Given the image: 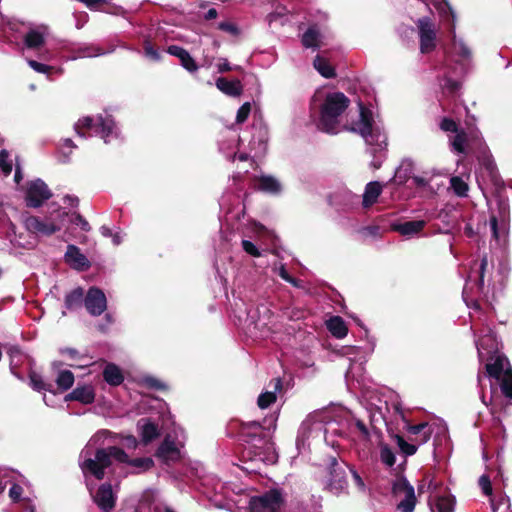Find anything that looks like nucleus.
I'll use <instances>...</instances> for the list:
<instances>
[{"label": "nucleus", "instance_id": "obj_19", "mask_svg": "<svg viewBox=\"0 0 512 512\" xmlns=\"http://www.w3.org/2000/svg\"><path fill=\"white\" fill-rule=\"evenodd\" d=\"M329 473L330 478L327 483L328 489L335 494L343 491L347 485L345 471L336 459L332 460Z\"/></svg>", "mask_w": 512, "mask_h": 512}, {"label": "nucleus", "instance_id": "obj_3", "mask_svg": "<svg viewBox=\"0 0 512 512\" xmlns=\"http://www.w3.org/2000/svg\"><path fill=\"white\" fill-rule=\"evenodd\" d=\"M349 104V98L342 92L327 93L320 107L319 129L330 134L339 133L340 117Z\"/></svg>", "mask_w": 512, "mask_h": 512}, {"label": "nucleus", "instance_id": "obj_18", "mask_svg": "<svg viewBox=\"0 0 512 512\" xmlns=\"http://www.w3.org/2000/svg\"><path fill=\"white\" fill-rule=\"evenodd\" d=\"M65 262L73 269L78 271H85L90 268L91 264L88 258L81 252V250L73 244L67 246L64 255Z\"/></svg>", "mask_w": 512, "mask_h": 512}, {"label": "nucleus", "instance_id": "obj_46", "mask_svg": "<svg viewBox=\"0 0 512 512\" xmlns=\"http://www.w3.org/2000/svg\"><path fill=\"white\" fill-rule=\"evenodd\" d=\"M70 221H71V223L75 224L76 226H79L80 229L85 232H88L91 229L88 221L78 213L72 214Z\"/></svg>", "mask_w": 512, "mask_h": 512}, {"label": "nucleus", "instance_id": "obj_54", "mask_svg": "<svg viewBox=\"0 0 512 512\" xmlns=\"http://www.w3.org/2000/svg\"><path fill=\"white\" fill-rule=\"evenodd\" d=\"M479 485L485 495H491L492 486L488 476L482 475L479 479Z\"/></svg>", "mask_w": 512, "mask_h": 512}, {"label": "nucleus", "instance_id": "obj_11", "mask_svg": "<svg viewBox=\"0 0 512 512\" xmlns=\"http://www.w3.org/2000/svg\"><path fill=\"white\" fill-rule=\"evenodd\" d=\"M393 493L398 500L400 512H413L416 505L414 487L405 478L397 479L393 484Z\"/></svg>", "mask_w": 512, "mask_h": 512}, {"label": "nucleus", "instance_id": "obj_14", "mask_svg": "<svg viewBox=\"0 0 512 512\" xmlns=\"http://www.w3.org/2000/svg\"><path fill=\"white\" fill-rule=\"evenodd\" d=\"M250 428H255L258 430L260 428V424L258 422H251L245 424L242 430L243 435L251 436V442L257 441L261 444L260 446H257L256 444L254 445L257 449V451H255V456L259 457V459L263 461L275 462L277 457L273 448V444L268 440L258 437L256 433H246L245 431Z\"/></svg>", "mask_w": 512, "mask_h": 512}, {"label": "nucleus", "instance_id": "obj_15", "mask_svg": "<svg viewBox=\"0 0 512 512\" xmlns=\"http://www.w3.org/2000/svg\"><path fill=\"white\" fill-rule=\"evenodd\" d=\"M51 196L48 186L41 179H36L28 184L25 201L28 207L38 208Z\"/></svg>", "mask_w": 512, "mask_h": 512}, {"label": "nucleus", "instance_id": "obj_63", "mask_svg": "<svg viewBox=\"0 0 512 512\" xmlns=\"http://www.w3.org/2000/svg\"><path fill=\"white\" fill-rule=\"evenodd\" d=\"M486 340L490 341V340H492V337H490V336L487 338L482 337L476 341V347H477L479 356H481V350L485 348Z\"/></svg>", "mask_w": 512, "mask_h": 512}, {"label": "nucleus", "instance_id": "obj_9", "mask_svg": "<svg viewBox=\"0 0 512 512\" xmlns=\"http://www.w3.org/2000/svg\"><path fill=\"white\" fill-rule=\"evenodd\" d=\"M67 215L64 210L59 209L55 219L51 217L41 219L36 216H29L25 220V227L29 232L50 236L61 229L63 219Z\"/></svg>", "mask_w": 512, "mask_h": 512}, {"label": "nucleus", "instance_id": "obj_20", "mask_svg": "<svg viewBox=\"0 0 512 512\" xmlns=\"http://www.w3.org/2000/svg\"><path fill=\"white\" fill-rule=\"evenodd\" d=\"M49 35V27L45 24H40L29 28L24 37V43L27 48L37 49L41 47L45 38Z\"/></svg>", "mask_w": 512, "mask_h": 512}, {"label": "nucleus", "instance_id": "obj_37", "mask_svg": "<svg viewBox=\"0 0 512 512\" xmlns=\"http://www.w3.org/2000/svg\"><path fill=\"white\" fill-rule=\"evenodd\" d=\"M84 291L82 288H76L65 297V306L67 309L72 310L81 306L84 301Z\"/></svg>", "mask_w": 512, "mask_h": 512}, {"label": "nucleus", "instance_id": "obj_56", "mask_svg": "<svg viewBox=\"0 0 512 512\" xmlns=\"http://www.w3.org/2000/svg\"><path fill=\"white\" fill-rule=\"evenodd\" d=\"M425 481H428L426 491L433 492L437 488V483L433 481V479L426 477L424 481L418 486L419 493L425 492Z\"/></svg>", "mask_w": 512, "mask_h": 512}, {"label": "nucleus", "instance_id": "obj_8", "mask_svg": "<svg viewBox=\"0 0 512 512\" xmlns=\"http://www.w3.org/2000/svg\"><path fill=\"white\" fill-rule=\"evenodd\" d=\"M186 436L182 428L178 427L165 436L157 450V456L165 463L175 462L182 458V449L185 445Z\"/></svg>", "mask_w": 512, "mask_h": 512}, {"label": "nucleus", "instance_id": "obj_55", "mask_svg": "<svg viewBox=\"0 0 512 512\" xmlns=\"http://www.w3.org/2000/svg\"><path fill=\"white\" fill-rule=\"evenodd\" d=\"M144 383L148 387L154 388V389H158V390H162V389L166 388V385L163 382H161L159 379L154 378V377H146V378H144Z\"/></svg>", "mask_w": 512, "mask_h": 512}, {"label": "nucleus", "instance_id": "obj_4", "mask_svg": "<svg viewBox=\"0 0 512 512\" xmlns=\"http://www.w3.org/2000/svg\"><path fill=\"white\" fill-rule=\"evenodd\" d=\"M359 120L350 128L359 133L365 143L370 147V152L375 154L385 149L387 137L382 128L376 123L373 112L359 103Z\"/></svg>", "mask_w": 512, "mask_h": 512}, {"label": "nucleus", "instance_id": "obj_25", "mask_svg": "<svg viewBox=\"0 0 512 512\" xmlns=\"http://www.w3.org/2000/svg\"><path fill=\"white\" fill-rule=\"evenodd\" d=\"M167 52L170 55H173V56L179 58L181 65L187 71H189V72L197 71L198 65L196 64L195 60L191 57L189 52L187 50H185L184 48L177 46V45H171L168 47Z\"/></svg>", "mask_w": 512, "mask_h": 512}, {"label": "nucleus", "instance_id": "obj_21", "mask_svg": "<svg viewBox=\"0 0 512 512\" xmlns=\"http://www.w3.org/2000/svg\"><path fill=\"white\" fill-rule=\"evenodd\" d=\"M93 498L103 512H110L115 506V495L108 483L101 485Z\"/></svg>", "mask_w": 512, "mask_h": 512}, {"label": "nucleus", "instance_id": "obj_33", "mask_svg": "<svg viewBox=\"0 0 512 512\" xmlns=\"http://www.w3.org/2000/svg\"><path fill=\"white\" fill-rule=\"evenodd\" d=\"M257 189L270 194H277L281 191V184L280 182L268 175L261 176L257 181Z\"/></svg>", "mask_w": 512, "mask_h": 512}, {"label": "nucleus", "instance_id": "obj_47", "mask_svg": "<svg viewBox=\"0 0 512 512\" xmlns=\"http://www.w3.org/2000/svg\"><path fill=\"white\" fill-rule=\"evenodd\" d=\"M250 111H251L250 102H245L237 111L236 122L239 124L245 122L250 114Z\"/></svg>", "mask_w": 512, "mask_h": 512}, {"label": "nucleus", "instance_id": "obj_48", "mask_svg": "<svg viewBox=\"0 0 512 512\" xmlns=\"http://www.w3.org/2000/svg\"><path fill=\"white\" fill-rule=\"evenodd\" d=\"M27 63L34 71L38 73L48 74L53 69L52 66L37 62L35 60H28Z\"/></svg>", "mask_w": 512, "mask_h": 512}, {"label": "nucleus", "instance_id": "obj_45", "mask_svg": "<svg viewBox=\"0 0 512 512\" xmlns=\"http://www.w3.org/2000/svg\"><path fill=\"white\" fill-rule=\"evenodd\" d=\"M218 28L232 36H238L240 34V29L238 26L230 21H223L218 24Z\"/></svg>", "mask_w": 512, "mask_h": 512}, {"label": "nucleus", "instance_id": "obj_49", "mask_svg": "<svg viewBox=\"0 0 512 512\" xmlns=\"http://www.w3.org/2000/svg\"><path fill=\"white\" fill-rule=\"evenodd\" d=\"M354 426V432L357 433L362 440L366 441L369 439V430L361 420H356Z\"/></svg>", "mask_w": 512, "mask_h": 512}, {"label": "nucleus", "instance_id": "obj_53", "mask_svg": "<svg viewBox=\"0 0 512 512\" xmlns=\"http://www.w3.org/2000/svg\"><path fill=\"white\" fill-rule=\"evenodd\" d=\"M440 128L446 132H457V124L455 121L449 118L442 119Z\"/></svg>", "mask_w": 512, "mask_h": 512}, {"label": "nucleus", "instance_id": "obj_24", "mask_svg": "<svg viewBox=\"0 0 512 512\" xmlns=\"http://www.w3.org/2000/svg\"><path fill=\"white\" fill-rule=\"evenodd\" d=\"M216 87L225 95L230 97H239L243 93V85L240 80H229L224 77H219L216 80Z\"/></svg>", "mask_w": 512, "mask_h": 512}, {"label": "nucleus", "instance_id": "obj_40", "mask_svg": "<svg viewBox=\"0 0 512 512\" xmlns=\"http://www.w3.org/2000/svg\"><path fill=\"white\" fill-rule=\"evenodd\" d=\"M467 137L464 132L457 133L452 141L453 149L458 153L466 152Z\"/></svg>", "mask_w": 512, "mask_h": 512}, {"label": "nucleus", "instance_id": "obj_34", "mask_svg": "<svg viewBox=\"0 0 512 512\" xmlns=\"http://www.w3.org/2000/svg\"><path fill=\"white\" fill-rule=\"evenodd\" d=\"M327 328L330 333L338 339L344 338L348 333V328L344 320L339 316L331 317L327 321Z\"/></svg>", "mask_w": 512, "mask_h": 512}, {"label": "nucleus", "instance_id": "obj_50", "mask_svg": "<svg viewBox=\"0 0 512 512\" xmlns=\"http://www.w3.org/2000/svg\"><path fill=\"white\" fill-rule=\"evenodd\" d=\"M242 248L247 254H249L253 257L261 256V253H260L259 249L257 248V246L249 240L242 241Z\"/></svg>", "mask_w": 512, "mask_h": 512}, {"label": "nucleus", "instance_id": "obj_38", "mask_svg": "<svg viewBox=\"0 0 512 512\" xmlns=\"http://www.w3.org/2000/svg\"><path fill=\"white\" fill-rule=\"evenodd\" d=\"M74 375L70 370L59 371L56 377V384L61 391H67L73 386Z\"/></svg>", "mask_w": 512, "mask_h": 512}, {"label": "nucleus", "instance_id": "obj_16", "mask_svg": "<svg viewBox=\"0 0 512 512\" xmlns=\"http://www.w3.org/2000/svg\"><path fill=\"white\" fill-rule=\"evenodd\" d=\"M84 304L87 311L92 316H99L107 308V299L101 289L97 287H91L84 299Z\"/></svg>", "mask_w": 512, "mask_h": 512}, {"label": "nucleus", "instance_id": "obj_5", "mask_svg": "<svg viewBox=\"0 0 512 512\" xmlns=\"http://www.w3.org/2000/svg\"><path fill=\"white\" fill-rule=\"evenodd\" d=\"M80 137L85 136V130L100 134L105 143L118 139L119 131L110 115H98L96 118L84 117L74 126Z\"/></svg>", "mask_w": 512, "mask_h": 512}, {"label": "nucleus", "instance_id": "obj_41", "mask_svg": "<svg viewBox=\"0 0 512 512\" xmlns=\"http://www.w3.org/2000/svg\"><path fill=\"white\" fill-rule=\"evenodd\" d=\"M396 442L400 450L407 456H411L416 453L417 446L406 442L401 436H395Z\"/></svg>", "mask_w": 512, "mask_h": 512}, {"label": "nucleus", "instance_id": "obj_35", "mask_svg": "<svg viewBox=\"0 0 512 512\" xmlns=\"http://www.w3.org/2000/svg\"><path fill=\"white\" fill-rule=\"evenodd\" d=\"M468 178L469 176H466V179L463 176H452L450 178V188L458 197H466L468 195Z\"/></svg>", "mask_w": 512, "mask_h": 512}, {"label": "nucleus", "instance_id": "obj_12", "mask_svg": "<svg viewBox=\"0 0 512 512\" xmlns=\"http://www.w3.org/2000/svg\"><path fill=\"white\" fill-rule=\"evenodd\" d=\"M420 38V52L428 54L436 48V30L429 17L419 18L416 22Z\"/></svg>", "mask_w": 512, "mask_h": 512}, {"label": "nucleus", "instance_id": "obj_28", "mask_svg": "<svg viewBox=\"0 0 512 512\" xmlns=\"http://www.w3.org/2000/svg\"><path fill=\"white\" fill-rule=\"evenodd\" d=\"M455 500L451 495L439 496L429 499V505L432 512H453Z\"/></svg>", "mask_w": 512, "mask_h": 512}, {"label": "nucleus", "instance_id": "obj_6", "mask_svg": "<svg viewBox=\"0 0 512 512\" xmlns=\"http://www.w3.org/2000/svg\"><path fill=\"white\" fill-rule=\"evenodd\" d=\"M489 226L497 245L505 246L509 232V205L506 201L497 202V212L490 208Z\"/></svg>", "mask_w": 512, "mask_h": 512}, {"label": "nucleus", "instance_id": "obj_64", "mask_svg": "<svg viewBox=\"0 0 512 512\" xmlns=\"http://www.w3.org/2000/svg\"><path fill=\"white\" fill-rule=\"evenodd\" d=\"M283 10H285V8H283ZM284 14H285L284 11L270 13L267 16V20H268L269 24H271L272 22L276 21L279 16H283Z\"/></svg>", "mask_w": 512, "mask_h": 512}, {"label": "nucleus", "instance_id": "obj_43", "mask_svg": "<svg viewBox=\"0 0 512 512\" xmlns=\"http://www.w3.org/2000/svg\"><path fill=\"white\" fill-rule=\"evenodd\" d=\"M381 461L389 467L395 464V455L393 451L386 445L381 447L380 450Z\"/></svg>", "mask_w": 512, "mask_h": 512}, {"label": "nucleus", "instance_id": "obj_39", "mask_svg": "<svg viewBox=\"0 0 512 512\" xmlns=\"http://www.w3.org/2000/svg\"><path fill=\"white\" fill-rule=\"evenodd\" d=\"M427 427H428L427 423H420L417 425H409L407 427V431L412 435L421 434L420 439L418 440V443L423 444V443H426L431 436V432L425 430Z\"/></svg>", "mask_w": 512, "mask_h": 512}, {"label": "nucleus", "instance_id": "obj_59", "mask_svg": "<svg viewBox=\"0 0 512 512\" xmlns=\"http://www.w3.org/2000/svg\"><path fill=\"white\" fill-rule=\"evenodd\" d=\"M443 87L450 92H455L459 89L460 83L457 80H453L450 77H445Z\"/></svg>", "mask_w": 512, "mask_h": 512}, {"label": "nucleus", "instance_id": "obj_17", "mask_svg": "<svg viewBox=\"0 0 512 512\" xmlns=\"http://www.w3.org/2000/svg\"><path fill=\"white\" fill-rule=\"evenodd\" d=\"M445 7L452 19V25H451L450 32L452 34L453 52H454V54L459 56L463 61H470L472 58L471 49L467 46V44L465 43V41L463 39L456 37V33H455L456 14H455L454 10L452 9V7L448 3H445Z\"/></svg>", "mask_w": 512, "mask_h": 512}, {"label": "nucleus", "instance_id": "obj_13", "mask_svg": "<svg viewBox=\"0 0 512 512\" xmlns=\"http://www.w3.org/2000/svg\"><path fill=\"white\" fill-rule=\"evenodd\" d=\"M487 266V258L483 257L480 262L474 261L470 271L467 275L466 284L463 288L462 296L466 304L468 303L469 293L473 290L471 284L473 283L479 291L483 289L484 286V272Z\"/></svg>", "mask_w": 512, "mask_h": 512}, {"label": "nucleus", "instance_id": "obj_22", "mask_svg": "<svg viewBox=\"0 0 512 512\" xmlns=\"http://www.w3.org/2000/svg\"><path fill=\"white\" fill-rule=\"evenodd\" d=\"M64 400L66 402L78 401L82 404H91L95 400V390L92 385H78L72 392L68 393Z\"/></svg>", "mask_w": 512, "mask_h": 512}, {"label": "nucleus", "instance_id": "obj_61", "mask_svg": "<svg viewBox=\"0 0 512 512\" xmlns=\"http://www.w3.org/2000/svg\"><path fill=\"white\" fill-rule=\"evenodd\" d=\"M350 472L352 474V477H353V480L356 484V486L360 489V490H364L365 489V484H364V481L363 479L361 478V476L357 473V471L353 470V469H350Z\"/></svg>", "mask_w": 512, "mask_h": 512}, {"label": "nucleus", "instance_id": "obj_58", "mask_svg": "<svg viewBox=\"0 0 512 512\" xmlns=\"http://www.w3.org/2000/svg\"><path fill=\"white\" fill-rule=\"evenodd\" d=\"M76 146L73 144V141L69 138H65L62 140L60 149L64 155H68L72 152V149Z\"/></svg>", "mask_w": 512, "mask_h": 512}, {"label": "nucleus", "instance_id": "obj_51", "mask_svg": "<svg viewBox=\"0 0 512 512\" xmlns=\"http://www.w3.org/2000/svg\"><path fill=\"white\" fill-rule=\"evenodd\" d=\"M144 53L146 57L153 61H159L161 58L160 53L149 42L144 45Z\"/></svg>", "mask_w": 512, "mask_h": 512}, {"label": "nucleus", "instance_id": "obj_2", "mask_svg": "<svg viewBox=\"0 0 512 512\" xmlns=\"http://www.w3.org/2000/svg\"><path fill=\"white\" fill-rule=\"evenodd\" d=\"M338 426L339 423L334 418L331 410H315L302 422L298 431V438L305 440L323 436L325 442L334 447L335 442L329 439V435L339 434Z\"/></svg>", "mask_w": 512, "mask_h": 512}, {"label": "nucleus", "instance_id": "obj_42", "mask_svg": "<svg viewBox=\"0 0 512 512\" xmlns=\"http://www.w3.org/2000/svg\"><path fill=\"white\" fill-rule=\"evenodd\" d=\"M0 168L6 176L12 171V159L6 150L0 151Z\"/></svg>", "mask_w": 512, "mask_h": 512}, {"label": "nucleus", "instance_id": "obj_10", "mask_svg": "<svg viewBox=\"0 0 512 512\" xmlns=\"http://www.w3.org/2000/svg\"><path fill=\"white\" fill-rule=\"evenodd\" d=\"M284 499L280 490L271 489L262 495L252 497L249 501L251 512H278Z\"/></svg>", "mask_w": 512, "mask_h": 512}, {"label": "nucleus", "instance_id": "obj_30", "mask_svg": "<svg viewBox=\"0 0 512 512\" xmlns=\"http://www.w3.org/2000/svg\"><path fill=\"white\" fill-rule=\"evenodd\" d=\"M426 225L424 220L407 221L394 226V230L403 236L411 237L418 234Z\"/></svg>", "mask_w": 512, "mask_h": 512}, {"label": "nucleus", "instance_id": "obj_26", "mask_svg": "<svg viewBox=\"0 0 512 512\" xmlns=\"http://www.w3.org/2000/svg\"><path fill=\"white\" fill-rule=\"evenodd\" d=\"M106 52L94 44H81L76 50H72V55L68 60H77L79 58H91L105 54Z\"/></svg>", "mask_w": 512, "mask_h": 512}, {"label": "nucleus", "instance_id": "obj_62", "mask_svg": "<svg viewBox=\"0 0 512 512\" xmlns=\"http://www.w3.org/2000/svg\"><path fill=\"white\" fill-rule=\"evenodd\" d=\"M274 270H275V271L278 273V275H279L283 280H285L286 282H287L288 280H290V275H289V273L287 272V270H286V268H285V266H284V265H280L279 267H276Z\"/></svg>", "mask_w": 512, "mask_h": 512}, {"label": "nucleus", "instance_id": "obj_23", "mask_svg": "<svg viewBox=\"0 0 512 512\" xmlns=\"http://www.w3.org/2000/svg\"><path fill=\"white\" fill-rule=\"evenodd\" d=\"M301 41L305 48L316 50L326 45V36L316 25H313L303 34Z\"/></svg>", "mask_w": 512, "mask_h": 512}, {"label": "nucleus", "instance_id": "obj_36", "mask_svg": "<svg viewBox=\"0 0 512 512\" xmlns=\"http://www.w3.org/2000/svg\"><path fill=\"white\" fill-rule=\"evenodd\" d=\"M313 66L325 78H333L336 75L334 68L320 55L315 57Z\"/></svg>", "mask_w": 512, "mask_h": 512}, {"label": "nucleus", "instance_id": "obj_57", "mask_svg": "<svg viewBox=\"0 0 512 512\" xmlns=\"http://www.w3.org/2000/svg\"><path fill=\"white\" fill-rule=\"evenodd\" d=\"M216 67L219 73L228 72L234 69L226 58H219Z\"/></svg>", "mask_w": 512, "mask_h": 512}, {"label": "nucleus", "instance_id": "obj_1", "mask_svg": "<svg viewBox=\"0 0 512 512\" xmlns=\"http://www.w3.org/2000/svg\"><path fill=\"white\" fill-rule=\"evenodd\" d=\"M107 433V431L96 433L82 449L79 455V466L85 476L92 475L101 480L104 477L105 469L112 464V459L122 463L128 462V455L120 448H97L98 442Z\"/></svg>", "mask_w": 512, "mask_h": 512}, {"label": "nucleus", "instance_id": "obj_52", "mask_svg": "<svg viewBox=\"0 0 512 512\" xmlns=\"http://www.w3.org/2000/svg\"><path fill=\"white\" fill-rule=\"evenodd\" d=\"M135 467L147 470L153 466V461L150 458H138L131 461Z\"/></svg>", "mask_w": 512, "mask_h": 512}, {"label": "nucleus", "instance_id": "obj_29", "mask_svg": "<svg viewBox=\"0 0 512 512\" xmlns=\"http://www.w3.org/2000/svg\"><path fill=\"white\" fill-rule=\"evenodd\" d=\"M273 390L262 392L257 399V404L259 408L265 409L268 408L271 404L276 401V394L282 388V382L280 378H276L273 381Z\"/></svg>", "mask_w": 512, "mask_h": 512}, {"label": "nucleus", "instance_id": "obj_60", "mask_svg": "<svg viewBox=\"0 0 512 512\" xmlns=\"http://www.w3.org/2000/svg\"><path fill=\"white\" fill-rule=\"evenodd\" d=\"M23 492V489L18 484H13L9 489V496L12 500L18 501L21 497V494Z\"/></svg>", "mask_w": 512, "mask_h": 512}, {"label": "nucleus", "instance_id": "obj_27", "mask_svg": "<svg viewBox=\"0 0 512 512\" xmlns=\"http://www.w3.org/2000/svg\"><path fill=\"white\" fill-rule=\"evenodd\" d=\"M139 434L144 443H149L159 436V430L156 424L149 419H141L137 423Z\"/></svg>", "mask_w": 512, "mask_h": 512}, {"label": "nucleus", "instance_id": "obj_7", "mask_svg": "<svg viewBox=\"0 0 512 512\" xmlns=\"http://www.w3.org/2000/svg\"><path fill=\"white\" fill-rule=\"evenodd\" d=\"M486 365L489 377L500 382L502 393L512 400V368L505 356L497 355Z\"/></svg>", "mask_w": 512, "mask_h": 512}, {"label": "nucleus", "instance_id": "obj_31", "mask_svg": "<svg viewBox=\"0 0 512 512\" xmlns=\"http://www.w3.org/2000/svg\"><path fill=\"white\" fill-rule=\"evenodd\" d=\"M381 192H382V185L379 182H377V181L369 182L366 185L365 191L363 194V202H362L363 206L365 208H368V207L372 206L374 203H376Z\"/></svg>", "mask_w": 512, "mask_h": 512}, {"label": "nucleus", "instance_id": "obj_44", "mask_svg": "<svg viewBox=\"0 0 512 512\" xmlns=\"http://www.w3.org/2000/svg\"><path fill=\"white\" fill-rule=\"evenodd\" d=\"M30 385L36 391L49 390L48 385L43 381L42 377L36 373H31L29 376Z\"/></svg>", "mask_w": 512, "mask_h": 512}, {"label": "nucleus", "instance_id": "obj_32", "mask_svg": "<svg viewBox=\"0 0 512 512\" xmlns=\"http://www.w3.org/2000/svg\"><path fill=\"white\" fill-rule=\"evenodd\" d=\"M103 378L111 386H118L124 380L121 369L113 363H109L105 366L103 370Z\"/></svg>", "mask_w": 512, "mask_h": 512}]
</instances>
